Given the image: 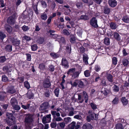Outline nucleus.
Instances as JSON below:
<instances>
[{
	"instance_id": "5fc2aeb1",
	"label": "nucleus",
	"mask_w": 129,
	"mask_h": 129,
	"mask_svg": "<svg viewBox=\"0 0 129 129\" xmlns=\"http://www.w3.org/2000/svg\"><path fill=\"white\" fill-rule=\"evenodd\" d=\"M58 125L62 129L64 128L65 126V123L63 122L59 123H58Z\"/></svg>"
},
{
	"instance_id": "ddd939ff",
	"label": "nucleus",
	"mask_w": 129,
	"mask_h": 129,
	"mask_svg": "<svg viewBox=\"0 0 129 129\" xmlns=\"http://www.w3.org/2000/svg\"><path fill=\"white\" fill-rule=\"evenodd\" d=\"M81 72V71H75L72 76V78L73 79L78 78L79 74Z\"/></svg>"
},
{
	"instance_id": "13d9d810",
	"label": "nucleus",
	"mask_w": 129,
	"mask_h": 129,
	"mask_svg": "<svg viewBox=\"0 0 129 129\" xmlns=\"http://www.w3.org/2000/svg\"><path fill=\"white\" fill-rule=\"evenodd\" d=\"M22 29L24 31H26L28 30L29 28L28 26L24 25L22 27Z\"/></svg>"
},
{
	"instance_id": "774afa93",
	"label": "nucleus",
	"mask_w": 129,
	"mask_h": 129,
	"mask_svg": "<svg viewBox=\"0 0 129 129\" xmlns=\"http://www.w3.org/2000/svg\"><path fill=\"white\" fill-rule=\"evenodd\" d=\"M41 4L42 7L44 8H46L47 6V4L46 2L43 1H41Z\"/></svg>"
},
{
	"instance_id": "473e14b6",
	"label": "nucleus",
	"mask_w": 129,
	"mask_h": 129,
	"mask_svg": "<svg viewBox=\"0 0 129 129\" xmlns=\"http://www.w3.org/2000/svg\"><path fill=\"white\" fill-rule=\"evenodd\" d=\"M83 96L84 98V99L85 100V102L86 103L87 102L88 100V96L86 93V92L85 91H83Z\"/></svg>"
},
{
	"instance_id": "f8f14e48",
	"label": "nucleus",
	"mask_w": 129,
	"mask_h": 129,
	"mask_svg": "<svg viewBox=\"0 0 129 129\" xmlns=\"http://www.w3.org/2000/svg\"><path fill=\"white\" fill-rule=\"evenodd\" d=\"M11 40L12 44L14 45L18 46L19 44V41L17 39L12 38L11 39Z\"/></svg>"
},
{
	"instance_id": "c9c22d12",
	"label": "nucleus",
	"mask_w": 129,
	"mask_h": 129,
	"mask_svg": "<svg viewBox=\"0 0 129 129\" xmlns=\"http://www.w3.org/2000/svg\"><path fill=\"white\" fill-rule=\"evenodd\" d=\"M110 12V9L108 7L106 6L104 8V12L105 14H108Z\"/></svg>"
},
{
	"instance_id": "9d476101",
	"label": "nucleus",
	"mask_w": 129,
	"mask_h": 129,
	"mask_svg": "<svg viewBox=\"0 0 129 129\" xmlns=\"http://www.w3.org/2000/svg\"><path fill=\"white\" fill-rule=\"evenodd\" d=\"M7 91L8 93L12 94L15 92L16 90L14 89V87L12 86L7 88Z\"/></svg>"
},
{
	"instance_id": "79ce46f5",
	"label": "nucleus",
	"mask_w": 129,
	"mask_h": 129,
	"mask_svg": "<svg viewBox=\"0 0 129 129\" xmlns=\"http://www.w3.org/2000/svg\"><path fill=\"white\" fill-rule=\"evenodd\" d=\"M42 121L43 123L44 124L50 122V121H49L45 117H43L42 119Z\"/></svg>"
},
{
	"instance_id": "f257e3e1",
	"label": "nucleus",
	"mask_w": 129,
	"mask_h": 129,
	"mask_svg": "<svg viewBox=\"0 0 129 129\" xmlns=\"http://www.w3.org/2000/svg\"><path fill=\"white\" fill-rule=\"evenodd\" d=\"M50 34L52 36H55L53 37L57 39V40L58 41L60 44V45L61 44H64L65 42V40L64 38L63 37H61L60 36H58V35L52 34L51 32H50Z\"/></svg>"
},
{
	"instance_id": "aec40b11",
	"label": "nucleus",
	"mask_w": 129,
	"mask_h": 129,
	"mask_svg": "<svg viewBox=\"0 0 129 129\" xmlns=\"http://www.w3.org/2000/svg\"><path fill=\"white\" fill-rule=\"evenodd\" d=\"M110 26L111 28L113 29H115L117 27L116 24L113 22H111L110 24Z\"/></svg>"
},
{
	"instance_id": "f3484780",
	"label": "nucleus",
	"mask_w": 129,
	"mask_h": 129,
	"mask_svg": "<svg viewBox=\"0 0 129 129\" xmlns=\"http://www.w3.org/2000/svg\"><path fill=\"white\" fill-rule=\"evenodd\" d=\"M11 103L12 106L15 105L17 104V102L16 99L14 98H13L11 100Z\"/></svg>"
},
{
	"instance_id": "603ef678",
	"label": "nucleus",
	"mask_w": 129,
	"mask_h": 129,
	"mask_svg": "<svg viewBox=\"0 0 129 129\" xmlns=\"http://www.w3.org/2000/svg\"><path fill=\"white\" fill-rule=\"evenodd\" d=\"M2 81L4 82H6L8 80V78L5 75H3L2 77Z\"/></svg>"
},
{
	"instance_id": "9b49d317",
	"label": "nucleus",
	"mask_w": 129,
	"mask_h": 129,
	"mask_svg": "<svg viewBox=\"0 0 129 129\" xmlns=\"http://www.w3.org/2000/svg\"><path fill=\"white\" fill-rule=\"evenodd\" d=\"M83 129H92L91 125L88 123H86L84 124L82 127Z\"/></svg>"
},
{
	"instance_id": "e433bc0d",
	"label": "nucleus",
	"mask_w": 129,
	"mask_h": 129,
	"mask_svg": "<svg viewBox=\"0 0 129 129\" xmlns=\"http://www.w3.org/2000/svg\"><path fill=\"white\" fill-rule=\"evenodd\" d=\"M116 129H122L123 126L122 124L121 123H118L115 125Z\"/></svg>"
},
{
	"instance_id": "680f3d73",
	"label": "nucleus",
	"mask_w": 129,
	"mask_h": 129,
	"mask_svg": "<svg viewBox=\"0 0 129 129\" xmlns=\"http://www.w3.org/2000/svg\"><path fill=\"white\" fill-rule=\"evenodd\" d=\"M62 32L64 35H68L70 34L68 31L66 29L63 30Z\"/></svg>"
},
{
	"instance_id": "6e6552de",
	"label": "nucleus",
	"mask_w": 129,
	"mask_h": 129,
	"mask_svg": "<svg viewBox=\"0 0 129 129\" xmlns=\"http://www.w3.org/2000/svg\"><path fill=\"white\" fill-rule=\"evenodd\" d=\"M89 115L87 116V120L88 122H89L91 120H93L94 119V113H90V111H89Z\"/></svg>"
},
{
	"instance_id": "6ab92c4d",
	"label": "nucleus",
	"mask_w": 129,
	"mask_h": 129,
	"mask_svg": "<svg viewBox=\"0 0 129 129\" xmlns=\"http://www.w3.org/2000/svg\"><path fill=\"white\" fill-rule=\"evenodd\" d=\"M51 114L53 116L54 118L56 117V116L59 117L60 114L58 112H57L55 111H51Z\"/></svg>"
},
{
	"instance_id": "c03bdc74",
	"label": "nucleus",
	"mask_w": 129,
	"mask_h": 129,
	"mask_svg": "<svg viewBox=\"0 0 129 129\" xmlns=\"http://www.w3.org/2000/svg\"><path fill=\"white\" fill-rule=\"evenodd\" d=\"M31 48L32 51H35L37 50L38 47L36 44H34L31 46Z\"/></svg>"
},
{
	"instance_id": "2f4dec72",
	"label": "nucleus",
	"mask_w": 129,
	"mask_h": 129,
	"mask_svg": "<svg viewBox=\"0 0 129 129\" xmlns=\"http://www.w3.org/2000/svg\"><path fill=\"white\" fill-rule=\"evenodd\" d=\"M114 38L117 40L119 41L120 40V38L119 34L117 33L114 32Z\"/></svg>"
},
{
	"instance_id": "412c9836",
	"label": "nucleus",
	"mask_w": 129,
	"mask_h": 129,
	"mask_svg": "<svg viewBox=\"0 0 129 129\" xmlns=\"http://www.w3.org/2000/svg\"><path fill=\"white\" fill-rule=\"evenodd\" d=\"M74 109L73 108H71L69 110L68 115L70 116H72L75 113Z\"/></svg>"
},
{
	"instance_id": "a211bd4d",
	"label": "nucleus",
	"mask_w": 129,
	"mask_h": 129,
	"mask_svg": "<svg viewBox=\"0 0 129 129\" xmlns=\"http://www.w3.org/2000/svg\"><path fill=\"white\" fill-rule=\"evenodd\" d=\"M121 101L123 105H126L128 103V101L125 98L122 97L121 99Z\"/></svg>"
},
{
	"instance_id": "8fccbe9b",
	"label": "nucleus",
	"mask_w": 129,
	"mask_h": 129,
	"mask_svg": "<svg viewBox=\"0 0 129 129\" xmlns=\"http://www.w3.org/2000/svg\"><path fill=\"white\" fill-rule=\"evenodd\" d=\"M122 63L124 66H126L128 64V61L127 59H123L122 61Z\"/></svg>"
},
{
	"instance_id": "e2e57ef3",
	"label": "nucleus",
	"mask_w": 129,
	"mask_h": 129,
	"mask_svg": "<svg viewBox=\"0 0 129 129\" xmlns=\"http://www.w3.org/2000/svg\"><path fill=\"white\" fill-rule=\"evenodd\" d=\"M49 70L51 72L53 71L54 70V66L52 65H50L49 66Z\"/></svg>"
},
{
	"instance_id": "ea45409f",
	"label": "nucleus",
	"mask_w": 129,
	"mask_h": 129,
	"mask_svg": "<svg viewBox=\"0 0 129 129\" xmlns=\"http://www.w3.org/2000/svg\"><path fill=\"white\" fill-rule=\"evenodd\" d=\"M76 39L75 37L74 36L71 37L70 40L71 42L72 43H75Z\"/></svg>"
},
{
	"instance_id": "1a4fd4ad",
	"label": "nucleus",
	"mask_w": 129,
	"mask_h": 129,
	"mask_svg": "<svg viewBox=\"0 0 129 129\" xmlns=\"http://www.w3.org/2000/svg\"><path fill=\"white\" fill-rule=\"evenodd\" d=\"M62 64L65 68H69L68 63L67 60L65 58H62Z\"/></svg>"
},
{
	"instance_id": "4468645a",
	"label": "nucleus",
	"mask_w": 129,
	"mask_h": 129,
	"mask_svg": "<svg viewBox=\"0 0 129 129\" xmlns=\"http://www.w3.org/2000/svg\"><path fill=\"white\" fill-rule=\"evenodd\" d=\"M83 61L85 63V64H88V55L86 54H83Z\"/></svg>"
},
{
	"instance_id": "a878e982",
	"label": "nucleus",
	"mask_w": 129,
	"mask_h": 129,
	"mask_svg": "<svg viewBox=\"0 0 129 129\" xmlns=\"http://www.w3.org/2000/svg\"><path fill=\"white\" fill-rule=\"evenodd\" d=\"M109 92V90L106 88H104L103 90H102L101 91V92L105 96H106L107 95Z\"/></svg>"
},
{
	"instance_id": "dca6fc26",
	"label": "nucleus",
	"mask_w": 129,
	"mask_h": 129,
	"mask_svg": "<svg viewBox=\"0 0 129 129\" xmlns=\"http://www.w3.org/2000/svg\"><path fill=\"white\" fill-rule=\"evenodd\" d=\"M76 69L75 68H72L69 70L68 71L67 74L68 75H70L72 76L73 73L75 71Z\"/></svg>"
},
{
	"instance_id": "423d86ee",
	"label": "nucleus",
	"mask_w": 129,
	"mask_h": 129,
	"mask_svg": "<svg viewBox=\"0 0 129 129\" xmlns=\"http://www.w3.org/2000/svg\"><path fill=\"white\" fill-rule=\"evenodd\" d=\"M48 106L49 104L48 103H44L41 105L39 108V109L40 110H43L48 108Z\"/></svg>"
},
{
	"instance_id": "3c124183",
	"label": "nucleus",
	"mask_w": 129,
	"mask_h": 129,
	"mask_svg": "<svg viewBox=\"0 0 129 129\" xmlns=\"http://www.w3.org/2000/svg\"><path fill=\"white\" fill-rule=\"evenodd\" d=\"M59 89L58 88H56L54 90V93L56 97H58L59 93Z\"/></svg>"
},
{
	"instance_id": "39448f33",
	"label": "nucleus",
	"mask_w": 129,
	"mask_h": 129,
	"mask_svg": "<svg viewBox=\"0 0 129 129\" xmlns=\"http://www.w3.org/2000/svg\"><path fill=\"white\" fill-rule=\"evenodd\" d=\"M51 85V83L49 79H46L44 81L43 83V86L45 88H48Z\"/></svg>"
},
{
	"instance_id": "bf43d9fd",
	"label": "nucleus",
	"mask_w": 129,
	"mask_h": 129,
	"mask_svg": "<svg viewBox=\"0 0 129 129\" xmlns=\"http://www.w3.org/2000/svg\"><path fill=\"white\" fill-rule=\"evenodd\" d=\"M90 105L92 108L93 110L96 109L97 108L96 105L93 103H91L90 104Z\"/></svg>"
},
{
	"instance_id": "de8ad7c7",
	"label": "nucleus",
	"mask_w": 129,
	"mask_h": 129,
	"mask_svg": "<svg viewBox=\"0 0 129 129\" xmlns=\"http://www.w3.org/2000/svg\"><path fill=\"white\" fill-rule=\"evenodd\" d=\"M78 100L79 101V102L82 103L84 101L83 99H82L81 96L80 94H78Z\"/></svg>"
},
{
	"instance_id": "7ed1b4c3",
	"label": "nucleus",
	"mask_w": 129,
	"mask_h": 129,
	"mask_svg": "<svg viewBox=\"0 0 129 129\" xmlns=\"http://www.w3.org/2000/svg\"><path fill=\"white\" fill-rule=\"evenodd\" d=\"M90 24L92 26L95 28L98 27L97 20L95 17H93L91 18L90 21Z\"/></svg>"
},
{
	"instance_id": "49530a36",
	"label": "nucleus",
	"mask_w": 129,
	"mask_h": 129,
	"mask_svg": "<svg viewBox=\"0 0 129 129\" xmlns=\"http://www.w3.org/2000/svg\"><path fill=\"white\" fill-rule=\"evenodd\" d=\"M78 80H76L73 83L71 81L70 82V83L72 86L73 87L76 86L77 85V84H78Z\"/></svg>"
},
{
	"instance_id": "052dcab7",
	"label": "nucleus",
	"mask_w": 129,
	"mask_h": 129,
	"mask_svg": "<svg viewBox=\"0 0 129 129\" xmlns=\"http://www.w3.org/2000/svg\"><path fill=\"white\" fill-rule=\"evenodd\" d=\"M34 11L35 12L36 14L37 15H38L39 14V13L38 11V10L37 8V6L35 5L34 7Z\"/></svg>"
},
{
	"instance_id": "0e129e2a",
	"label": "nucleus",
	"mask_w": 129,
	"mask_h": 129,
	"mask_svg": "<svg viewBox=\"0 0 129 129\" xmlns=\"http://www.w3.org/2000/svg\"><path fill=\"white\" fill-rule=\"evenodd\" d=\"M6 59L5 56H2L0 57V62H3L6 60Z\"/></svg>"
},
{
	"instance_id": "a18cd8bd",
	"label": "nucleus",
	"mask_w": 129,
	"mask_h": 129,
	"mask_svg": "<svg viewBox=\"0 0 129 129\" xmlns=\"http://www.w3.org/2000/svg\"><path fill=\"white\" fill-rule=\"evenodd\" d=\"M24 85L25 87L27 89H29L30 87V85L27 81H25L24 82Z\"/></svg>"
},
{
	"instance_id": "393cba45",
	"label": "nucleus",
	"mask_w": 129,
	"mask_h": 129,
	"mask_svg": "<svg viewBox=\"0 0 129 129\" xmlns=\"http://www.w3.org/2000/svg\"><path fill=\"white\" fill-rule=\"evenodd\" d=\"M5 28L7 31L9 33L11 32L12 31L11 27L8 25H6L5 26Z\"/></svg>"
},
{
	"instance_id": "c756f323",
	"label": "nucleus",
	"mask_w": 129,
	"mask_h": 129,
	"mask_svg": "<svg viewBox=\"0 0 129 129\" xmlns=\"http://www.w3.org/2000/svg\"><path fill=\"white\" fill-rule=\"evenodd\" d=\"M44 39L43 38L39 37L37 41V42L40 44H42L44 42Z\"/></svg>"
},
{
	"instance_id": "0eeeda50",
	"label": "nucleus",
	"mask_w": 129,
	"mask_h": 129,
	"mask_svg": "<svg viewBox=\"0 0 129 129\" xmlns=\"http://www.w3.org/2000/svg\"><path fill=\"white\" fill-rule=\"evenodd\" d=\"M108 3L109 6L112 7H115L117 5V2L115 0H109Z\"/></svg>"
},
{
	"instance_id": "09e8293b",
	"label": "nucleus",
	"mask_w": 129,
	"mask_h": 129,
	"mask_svg": "<svg viewBox=\"0 0 129 129\" xmlns=\"http://www.w3.org/2000/svg\"><path fill=\"white\" fill-rule=\"evenodd\" d=\"M84 74L86 77H88L90 75V71L88 70H86L84 72Z\"/></svg>"
},
{
	"instance_id": "69168bd1",
	"label": "nucleus",
	"mask_w": 129,
	"mask_h": 129,
	"mask_svg": "<svg viewBox=\"0 0 129 129\" xmlns=\"http://www.w3.org/2000/svg\"><path fill=\"white\" fill-rule=\"evenodd\" d=\"M66 51L69 54H70L71 52L70 45L67 46L66 48Z\"/></svg>"
},
{
	"instance_id": "5701e85b",
	"label": "nucleus",
	"mask_w": 129,
	"mask_h": 129,
	"mask_svg": "<svg viewBox=\"0 0 129 129\" xmlns=\"http://www.w3.org/2000/svg\"><path fill=\"white\" fill-rule=\"evenodd\" d=\"M122 20L126 23H129V17L127 16H125L123 17Z\"/></svg>"
},
{
	"instance_id": "4be33fe9",
	"label": "nucleus",
	"mask_w": 129,
	"mask_h": 129,
	"mask_svg": "<svg viewBox=\"0 0 129 129\" xmlns=\"http://www.w3.org/2000/svg\"><path fill=\"white\" fill-rule=\"evenodd\" d=\"M40 17L42 20H45L47 19V16L46 14L44 13L41 14Z\"/></svg>"
},
{
	"instance_id": "f704fd0d",
	"label": "nucleus",
	"mask_w": 129,
	"mask_h": 129,
	"mask_svg": "<svg viewBox=\"0 0 129 129\" xmlns=\"http://www.w3.org/2000/svg\"><path fill=\"white\" fill-rule=\"evenodd\" d=\"M50 55L52 57L54 58L58 57L59 56V55L58 54L54 53H50Z\"/></svg>"
},
{
	"instance_id": "b1692460",
	"label": "nucleus",
	"mask_w": 129,
	"mask_h": 129,
	"mask_svg": "<svg viewBox=\"0 0 129 129\" xmlns=\"http://www.w3.org/2000/svg\"><path fill=\"white\" fill-rule=\"evenodd\" d=\"M76 122L73 121L69 124V126L71 129H74L76 127Z\"/></svg>"
},
{
	"instance_id": "f03ea898",
	"label": "nucleus",
	"mask_w": 129,
	"mask_h": 129,
	"mask_svg": "<svg viewBox=\"0 0 129 129\" xmlns=\"http://www.w3.org/2000/svg\"><path fill=\"white\" fill-rule=\"evenodd\" d=\"M33 121L32 116L31 115H27L25 118V124H31Z\"/></svg>"
},
{
	"instance_id": "6e6d98bb",
	"label": "nucleus",
	"mask_w": 129,
	"mask_h": 129,
	"mask_svg": "<svg viewBox=\"0 0 129 129\" xmlns=\"http://www.w3.org/2000/svg\"><path fill=\"white\" fill-rule=\"evenodd\" d=\"M117 60L115 57H113L112 58V63L114 65H116L117 63Z\"/></svg>"
},
{
	"instance_id": "a19ab883",
	"label": "nucleus",
	"mask_w": 129,
	"mask_h": 129,
	"mask_svg": "<svg viewBox=\"0 0 129 129\" xmlns=\"http://www.w3.org/2000/svg\"><path fill=\"white\" fill-rule=\"evenodd\" d=\"M7 51H11L12 50V46L11 45H7L5 48Z\"/></svg>"
},
{
	"instance_id": "bb28decb",
	"label": "nucleus",
	"mask_w": 129,
	"mask_h": 129,
	"mask_svg": "<svg viewBox=\"0 0 129 129\" xmlns=\"http://www.w3.org/2000/svg\"><path fill=\"white\" fill-rule=\"evenodd\" d=\"M63 119L64 121L67 123L71 122L72 120L71 118L69 117L65 118Z\"/></svg>"
},
{
	"instance_id": "c85d7f7f",
	"label": "nucleus",
	"mask_w": 129,
	"mask_h": 129,
	"mask_svg": "<svg viewBox=\"0 0 129 129\" xmlns=\"http://www.w3.org/2000/svg\"><path fill=\"white\" fill-rule=\"evenodd\" d=\"M104 42L105 44L107 45H109L110 44L109 39L108 37H106L104 39Z\"/></svg>"
},
{
	"instance_id": "4c0bfd02",
	"label": "nucleus",
	"mask_w": 129,
	"mask_h": 129,
	"mask_svg": "<svg viewBox=\"0 0 129 129\" xmlns=\"http://www.w3.org/2000/svg\"><path fill=\"white\" fill-rule=\"evenodd\" d=\"M78 84L80 87L82 88L84 86L83 82L81 80H78Z\"/></svg>"
},
{
	"instance_id": "7c9ffc66",
	"label": "nucleus",
	"mask_w": 129,
	"mask_h": 129,
	"mask_svg": "<svg viewBox=\"0 0 129 129\" xmlns=\"http://www.w3.org/2000/svg\"><path fill=\"white\" fill-rule=\"evenodd\" d=\"M20 104L21 105L22 107L25 110L28 109L30 106V104H27L26 105H23V103H21Z\"/></svg>"
},
{
	"instance_id": "2eb2a0df",
	"label": "nucleus",
	"mask_w": 129,
	"mask_h": 129,
	"mask_svg": "<svg viewBox=\"0 0 129 129\" xmlns=\"http://www.w3.org/2000/svg\"><path fill=\"white\" fill-rule=\"evenodd\" d=\"M89 19V16L86 14L85 15H82L79 18V19L86 20Z\"/></svg>"
},
{
	"instance_id": "4d7b16f0",
	"label": "nucleus",
	"mask_w": 129,
	"mask_h": 129,
	"mask_svg": "<svg viewBox=\"0 0 129 129\" xmlns=\"http://www.w3.org/2000/svg\"><path fill=\"white\" fill-rule=\"evenodd\" d=\"M107 78L109 81L110 82L112 81V76L110 74H108L107 76Z\"/></svg>"
},
{
	"instance_id": "864d4df0",
	"label": "nucleus",
	"mask_w": 129,
	"mask_h": 129,
	"mask_svg": "<svg viewBox=\"0 0 129 129\" xmlns=\"http://www.w3.org/2000/svg\"><path fill=\"white\" fill-rule=\"evenodd\" d=\"M12 106L13 108L15 110H19L20 109V107L17 104L15 105Z\"/></svg>"
},
{
	"instance_id": "37998d69",
	"label": "nucleus",
	"mask_w": 129,
	"mask_h": 129,
	"mask_svg": "<svg viewBox=\"0 0 129 129\" xmlns=\"http://www.w3.org/2000/svg\"><path fill=\"white\" fill-rule=\"evenodd\" d=\"M114 91L115 92H118L119 90V87L116 85H114L113 87Z\"/></svg>"
},
{
	"instance_id": "338daca9",
	"label": "nucleus",
	"mask_w": 129,
	"mask_h": 129,
	"mask_svg": "<svg viewBox=\"0 0 129 129\" xmlns=\"http://www.w3.org/2000/svg\"><path fill=\"white\" fill-rule=\"evenodd\" d=\"M27 56V61H30L31 60V55L30 54H26Z\"/></svg>"
},
{
	"instance_id": "72a5a7b5",
	"label": "nucleus",
	"mask_w": 129,
	"mask_h": 129,
	"mask_svg": "<svg viewBox=\"0 0 129 129\" xmlns=\"http://www.w3.org/2000/svg\"><path fill=\"white\" fill-rule=\"evenodd\" d=\"M6 35L2 31L0 32V39L3 40L6 37Z\"/></svg>"
},
{
	"instance_id": "58836bf2",
	"label": "nucleus",
	"mask_w": 129,
	"mask_h": 129,
	"mask_svg": "<svg viewBox=\"0 0 129 129\" xmlns=\"http://www.w3.org/2000/svg\"><path fill=\"white\" fill-rule=\"evenodd\" d=\"M119 99L117 97H115L112 101V103L114 104H117L118 102Z\"/></svg>"
},
{
	"instance_id": "20e7f679",
	"label": "nucleus",
	"mask_w": 129,
	"mask_h": 129,
	"mask_svg": "<svg viewBox=\"0 0 129 129\" xmlns=\"http://www.w3.org/2000/svg\"><path fill=\"white\" fill-rule=\"evenodd\" d=\"M16 17L15 14L12 15L9 17L8 19L7 22L8 23L10 24H13L15 22V19Z\"/></svg>"
},
{
	"instance_id": "cd10ccee",
	"label": "nucleus",
	"mask_w": 129,
	"mask_h": 129,
	"mask_svg": "<svg viewBox=\"0 0 129 129\" xmlns=\"http://www.w3.org/2000/svg\"><path fill=\"white\" fill-rule=\"evenodd\" d=\"M27 97L29 99H31L33 98V94L31 91L28 92L27 94Z\"/></svg>"
}]
</instances>
